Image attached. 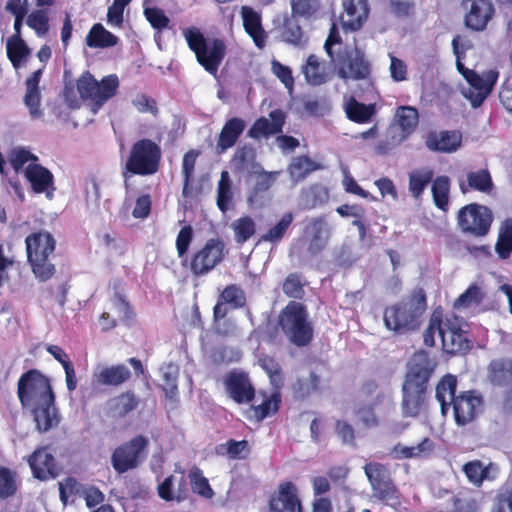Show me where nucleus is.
I'll return each instance as SVG.
<instances>
[{
	"label": "nucleus",
	"mask_w": 512,
	"mask_h": 512,
	"mask_svg": "<svg viewBox=\"0 0 512 512\" xmlns=\"http://www.w3.org/2000/svg\"><path fill=\"white\" fill-rule=\"evenodd\" d=\"M140 403L138 396L131 390L113 397L108 402V411L112 417L123 419L134 411Z\"/></svg>",
	"instance_id": "30"
},
{
	"label": "nucleus",
	"mask_w": 512,
	"mask_h": 512,
	"mask_svg": "<svg viewBox=\"0 0 512 512\" xmlns=\"http://www.w3.org/2000/svg\"><path fill=\"white\" fill-rule=\"evenodd\" d=\"M189 478L191 488L194 493H197L200 496L208 499L213 497L214 491L211 488L208 479L203 476V473L200 469L191 471Z\"/></svg>",
	"instance_id": "56"
},
{
	"label": "nucleus",
	"mask_w": 512,
	"mask_h": 512,
	"mask_svg": "<svg viewBox=\"0 0 512 512\" xmlns=\"http://www.w3.org/2000/svg\"><path fill=\"white\" fill-rule=\"evenodd\" d=\"M345 113L349 120L364 124L369 122L376 113L375 104H364L350 97L345 104Z\"/></svg>",
	"instance_id": "39"
},
{
	"label": "nucleus",
	"mask_w": 512,
	"mask_h": 512,
	"mask_svg": "<svg viewBox=\"0 0 512 512\" xmlns=\"http://www.w3.org/2000/svg\"><path fill=\"white\" fill-rule=\"evenodd\" d=\"M24 176L30 183L33 192L37 194L45 193L47 198H52L56 187L54 176L49 169L37 162L30 163L24 170Z\"/></svg>",
	"instance_id": "22"
},
{
	"label": "nucleus",
	"mask_w": 512,
	"mask_h": 512,
	"mask_svg": "<svg viewBox=\"0 0 512 512\" xmlns=\"http://www.w3.org/2000/svg\"><path fill=\"white\" fill-rule=\"evenodd\" d=\"M322 165L307 155L294 157L288 166V173L294 182L303 181L310 173L320 170Z\"/></svg>",
	"instance_id": "36"
},
{
	"label": "nucleus",
	"mask_w": 512,
	"mask_h": 512,
	"mask_svg": "<svg viewBox=\"0 0 512 512\" xmlns=\"http://www.w3.org/2000/svg\"><path fill=\"white\" fill-rule=\"evenodd\" d=\"M273 74L284 84V86L292 90L294 87V78L290 67L283 65L277 60L271 62Z\"/></svg>",
	"instance_id": "64"
},
{
	"label": "nucleus",
	"mask_w": 512,
	"mask_h": 512,
	"mask_svg": "<svg viewBox=\"0 0 512 512\" xmlns=\"http://www.w3.org/2000/svg\"><path fill=\"white\" fill-rule=\"evenodd\" d=\"M463 25L473 33L485 32L496 16L493 0H460Z\"/></svg>",
	"instance_id": "15"
},
{
	"label": "nucleus",
	"mask_w": 512,
	"mask_h": 512,
	"mask_svg": "<svg viewBox=\"0 0 512 512\" xmlns=\"http://www.w3.org/2000/svg\"><path fill=\"white\" fill-rule=\"evenodd\" d=\"M18 490L16 472L0 466V500H7L13 497Z\"/></svg>",
	"instance_id": "49"
},
{
	"label": "nucleus",
	"mask_w": 512,
	"mask_h": 512,
	"mask_svg": "<svg viewBox=\"0 0 512 512\" xmlns=\"http://www.w3.org/2000/svg\"><path fill=\"white\" fill-rule=\"evenodd\" d=\"M17 396L22 406L55 396L50 379L37 369L24 372L17 383Z\"/></svg>",
	"instance_id": "10"
},
{
	"label": "nucleus",
	"mask_w": 512,
	"mask_h": 512,
	"mask_svg": "<svg viewBox=\"0 0 512 512\" xmlns=\"http://www.w3.org/2000/svg\"><path fill=\"white\" fill-rule=\"evenodd\" d=\"M304 33L295 17L285 18L281 29V38L284 42L299 46L303 44Z\"/></svg>",
	"instance_id": "47"
},
{
	"label": "nucleus",
	"mask_w": 512,
	"mask_h": 512,
	"mask_svg": "<svg viewBox=\"0 0 512 512\" xmlns=\"http://www.w3.org/2000/svg\"><path fill=\"white\" fill-rule=\"evenodd\" d=\"M493 219L490 208L478 203L463 206L457 214L460 230L476 238L484 237L490 232Z\"/></svg>",
	"instance_id": "13"
},
{
	"label": "nucleus",
	"mask_w": 512,
	"mask_h": 512,
	"mask_svg": "<svg viewBox=\"0 0 512 512\" xmlns=\"http://www.w3.org/2000/svg\"><path fill=\"white\" fill-rule=\"evenodd\" d=\"M321 379L315 372H310L308 377H299L292 384V391L296 398L305 399L310 395L319 392Z\"/></svg>",
	"instance_id": "41"
},
{
	"label": "nucleus",
	"mask_w": 512,
	"mask_h": 512,
	"mask_svg": "<svg viewBox=\"0 0 512 512\" xmlns=\"http://www.w3.org/2000/svg\"><path fill=\"white\" fill-rule=\"evenodd\" d=\"M219 299L222 303L229 304L234 309L242 308L246 302L244 292L236 284L226 286Z\"/></svg>",
	"instance_id": "57"
},
{
	"label": "nucleus",
	"mask_w": 512,
	"mask_h": 512,
	"mask_svg": "<svg viewBox=\"0 0 512 512\" xmlns=\"http://www.w3.org/2000/svg\"><path fill=\"white\" fill-rule=\"evenodd\" d=\"M466 322L455 314L444 315L442 310L435 309L429 319L428 327L423 333V341L427 347L435 345V334L438 333L442 350L450 355L465 354L471 349L468 339Z\"/></svg>",
	"instance_id": "2"
},
{
	"label": "nucleus",
	"mask_w": 512,
	"mask_h": 512,
	"mask_svg": "<svg viewBox=\"0 0 512 512\" xmlns=\"http://www.w3.org/2000/svg\"><path fill=\"white\" fill-rule=\"evenodd\" d=\"M435 173L428 166L413 169L408 174V190L411 196L419 200L422 198L425 189L432 184Z\"/></svg>",
	"instance_id": "32"
},
{
	"label": "nucleus",
	"mask_w": 512,
	"mask_h": 512,
	"mask_svg": "<svg viewBox=\"0 0 512 512\" xmlns=\"http://www.w3.org/2000/svg\"><path fill=\"white\" fill-rule=\"evenodd\" d=\"M305 281L300 273H290L285 278L282 290L283 293L293 299H302L304 291Z\"/></svg>",
	"instance_id": "51"
},
{
	"label": "nucleus",
	"mask_w": 512,
	"mask_h": 512,
	"mask_svg": "<svg viewBox=\"0 0 512 512\" xmlns=\"http://www.w3.org/2000/svg\"><path fill=\"white\" fill-rule=\"evenodd\" d=\"M302 73L306 82L313 86L322 85L329 79L325 65L314 54L307 57L306 63L302 66Z\"/></svg>",
	"instance_id": "35"
},
{
	"label": "nucleus",
	"mask_w": 512,
	"mask_h": 512,
	"mask_svg": "<svg viewBox=\"0 0 512 512\" xmlns=\"http://www.w3.org/2000/svg\"><path fill=\"white\" fill-rule=\"evenodd\" d=\"M55 396L51 401L48 399L33 403V417L36 428L39 432H47L59 423L55 408Z\"/></svg>",
	"instance_id": "26"
},
{
	"label": "nucleus",
	"mask_w": 512,
	"mask_h": 512,
	"mask_svg": "<svg viewBox=\"0 0 512 512\" xmlns=\"http://www.w3.org/2000/svg\"><path fill=\"white\" fill-rule=\"evenodd\" d=\"M25 245L27 261L35 278L41 282L51 279L56 272L50 259L56 249L53 235L44 230L31 233L26 237Z\"/></svg>",
	"instance_id": "5"
},
{
	"label": "nucleus",
	"mask_w": 512,
	"mask_h": 512,
	"mask_svg": "<svg viewBox=\"0 0 512 512\" xmlns=\"http://www.w3.org/2000/svg\"><path fill=\"white\" fill-rule=\"evenodd\" d=\"M277 323L293 345L305 347L312 342L313 327L308 320V311L304 304L289 301L280 311Z\"/></svg>",
	"instance_id": "8"
},
{
	"label": "nucleus",
	"mask_w": 512,
	"mask_h": 512,
	"mask_svg": "<svg viewBox=\"0 0 512 512\" xmlns=\"http://www.w3.org/2000/svg\"><path fill=\"white\" fill-rule=\"evenodd\" d=\"M492 465V463H489L485 466L481 460L475 459L466 462L462 466V471L467 477L468 482L479 488L489 478V470Z\"/></svg>",
	"instance_id": "42"
},
{
	"label": "nucleus",
	"mask_w": 512,
	"mask_h": 512,
	"mask_svg": "<svg viewBox=\"0 0 512 512\" xmlns=\"http://www.w3.org/2000/svg\"><path fill=\"white\" fill-rule=\"evenodd\" d=\"M495 251L501 259H507L512 253V219H506L500 227Z\"/></svg>",
	"instance_id": "46"
},
{
	"label": "nucleus",
	"mask_w": 512,
	"mask_h": 512,
	"mask_svg": "<svg viewBox=\"0 0 512 512\" xmlns=\"http://www.w3.org/2000/svg\"><path fill=\"white\" fill-rule=\"evenodd\" d=\"M335 433L345 445L355 446L356 431L352 424L346 420H337L335 422Z\"/></svg>",
	"instance_id": "62"
},
{
	"label": "nucleus",
	"mask_w": 512,
	"mask_h": 512,
	"mask_svg": "<svg viewBox=\"0 0 512 512\" xmlns=\"http://www.w3.org/2000/svg\"><path fill=\"white\" fill-rule=\"evenodd\" d=\"M484 299V293L477 284H471L455 301V309H465L471 306H478Z\"/></svg>",
	"instance_id": "50"
},
{
	"label": "nucleus",
	"mask_w": 512,
	"mask_h": 512,
	"mask_svg": "<svg viewBox=\"0 0 512 512\" xmlns=\"http://www.w3.org/2000/svg\"><path fill=\"white\" fill-rule=\"evenodd\" d=\"M144 15L150 25L156 30L161 31L169 26L170 19L166 16L164 10L158 7L145 8Z\"/></svg>",
	"instance_id": "59"
},
{
	"label": "nucleus",
	"mask_w": 512,
	"mask_h": 512,
	"mask_svg": "<svg viewBox=\"0 0 512 512\" xmlns=\"http://www.w3.org/2000/svg\"><path fill=\"white\" fill-rule=\"evenodd\" d=\"M227 396L236 404H249L256 396V389L249 374L240 369H233L222 378Z\"/></svg>",
	"instance_id": "16"
},
{
	"label": "nucleus",
	"mask_w": 512,
	"mask_h": 512,
	"mask_svg": "<svg viewBox=\"0 0 512 512\" xmlns=\"http://www.w3.org/2000/svg\"><path fill=\"white\" fill-rule=\"evenodd\" d=\"M27 25L34 29L37 34H46L49 30V18L43 10L31 12L27 18Z\"/></svg>",
	"instance_id": "61"
},
{
	"label": "nucleus",
	"mask_w": 512,
	"mask_h": 512,
	"mask_svg": "<svg viewBox=\"0 0 512 512\" xmlns=\"http://www.w3.org/2000/svg\"><path fill=\"white\" fill-rule=\"evenodd\" d=\"M227 254L228 249L221 238H210L201 248L182 259V266L189 270L194 279H198L213 271L223 262Z\"/></svg>",
	"instance_id": "9"
},
{
	"label": "nucleus",
	"mask_w": 512,
	"mask_h": 512,
	"mask_svg": "<svg viewBox=\"0 0 512 512\" xmlns=\"http://www.w3.org/2000/svg\"><path fill=\"white\" fill-rule=\"evenodd\" d=\"M264 399L259 405H250L245 411L247 419L262 422L267 417L276 414L281 406L282 399L279 391H273L269 396L263 394Z\"/></svg>",
	"instance_id": "27"
},
{
	"label": "nucleus",
	"mask_w": 512,
	"mask_h": 512,
	"mask_svg": "<svg viewBox=\"0 0 512 512\" xmlns=\"http://www.w3.org/2000/svg\"><path fill=\"white\" fill-rule=\"evenodd\" d=\"M343 12L339 20L345 31L360 30L368 19L370 8L368 0H342Z\"/></svg>",
	"instance_id": "19"
},
{
	"label": "nucleus",
	"mask_w": 512,
	"mask_h": 512,
	"mask_svg": "<svg viewBox=\"0 0 512 512\" xmlns=\"http://www.w3.org/2000/svg\"><path fill=\"white\" fill-rule=\"evenodd\" d=\"M321 7L319 0H291L293 17L310 19L317 14Z\"/></svg>",
	"instance_id": "54"
},
{
	"label": "nucleus",
	"mask_w": 512,
	"mask_h": 512,
	"mask_svg": "<svg viewBox=\"0 0 512 512\" xmlns=\"http://www.w3.org/2000/svg\"><path fill=\"white\" fill-rule=\"evenodd\" d=\"M483 406V398L474 390L461 392L451 407L458 426H465L476 419Z\"/></svg>",
	"instance_id": "18"
},
{
	"label": "nucleus",
	"mask_w": 512,
	"mask_h": 512,
	"mask_svg": "<svg viewBox=\"0 0 512 512\" xmlns=\"http://www.w3.org/2000/svg\"><path fill=\"white\" fill-rule=\"evenodd\" d=\"M451 180L446 175L434 177L431 184V193L435 206L447 212L449 210Z\"/></svg>",
	"instance_id": "37"
},
{
	"label": "nucleus",
	"mask_w": 512,
	"mask_h": 512,
	"mask_svg": "<svg viewBox=\"0 0 512 512\" xmlns=\"http://www.w3.org/2000/svg\"><path fill=\"white\" fill-rule=\"evenodd\" d=\"M215 452L217 455L228 456L230 459H241L250 453V447L247 440L229 439L227 442L216 446Z\"/></svg>",
	"instance_id": "43"
},
{
	"label": "nucleus",
	"mask_w": 512,
	"mask_h": 512,
	"mask_svg": "<svg viewBox=\"0 0 512 512\" xmlns=\"http://www.w3.org/2000/svg\"><path fill=\"white\" fill-rule=\"evenodd\" d=\"M118 87L119 80L115 74L107 75L98 82L89 71H85L77 80L80 98L90 100L97 106H102L115 96Z\"/></svg>",
	"instance_id": "11"
},
{
	"label": "nucleus",
	"mask_w": 512,
	"mask_h": 512,
	"mask_svg": "<svg viewBox=\"0 0 512 512\" xmlns=\"http://www.w3.org/2000/svg\"><path fill=\"white\" fill-rule=\"evenodd\" d=\"M161 158V147L152 139L143 138L134 142L122 169L125 185L127 186V181L134 175L150 176L157 173Z\"/></svg>",
	"instance_id": "6"
},
{
	"label": "nucleus",
	"mask_w": 512,
	"mask_h": 512,
	"mask_svg": "<svg viewBox=\"0 0 512 512\" xmlns=\"http://www.w3.org/2000/svg\"><path fill=\"white\" fill-rule=\"evenodd\" d=\"M294 216L291 212L285 213L279 222L271 227L265 234H263L259 242H269L272 244L279 243L285 236L287 230L292 224Z\"/></svg>",
	"instance_id": "45"
},
{
	"label": "nucleus",
	"mask_w": 512,
	"mask_h": 512,
	"mask_svg": "<svg viewBox=\"0 0 512 512\" xmlns=\"http://www.w3.org/2000/svg\"><path fill=\"white\" fill-rule=\"evenodd\" d=\"M438 366L435 357L420 349L412 354L402 385V413L417 417L425 408L429 382Z\"/></svg>",
	"instance_id": "1"
},
{
	"label": "nucleus",
	"mask_w": 512,
	"mask_h": 512,
	"mask_svg": "<svg viewBox=\"0 0 512 512\" xmlns=\"http://www.w3.org/2000/svg\"><path fill=\"white\" fill-rule=\"evenodd\" d=\"M183 34L197 62L206 72L216 76L227 53L225 41L221 38L206 39L196 27L187 28Z\"/></svg>",
	"instance_id": "7"
},
{
	"label": "nucleus",
	"mask_w": 512,
	"mask_h": 512,
	"mask_svg": "<svg viewBox=\"0 0 512 512\" xmlns=\"http://www.w3.org/2000/svg\"><path fill=\"white\" fill-rule=\"evenodd\" d=\"M426 308L425 291L422 288L415 289L408 297L385 307L384 325L394 335H407L420 328Z\"/></svg>",
	"instance_id": "3"
},
{
	"label": "nucleus",
	"mask_w": 512,
	"mask_h": 512,
	"mask_svg": "<svg viewBox=\"0 0 512 512\" xmlns=\"http://www.w3.org/2000/svg\"><path fill=\"white\" fill-rule=\"evenodd\" d=\"M491 512H512V483H505L497 490Z\"/></svg>",
	"instance_id": "52"
},
{
	"label": "nucleus",
	"mask_w": 512,
	"mask_h": 512,
	"mask_svg": "<svg viewBox=\"0 0 512 512\" xmlns=\"http://www.w3.org/2000/svg\"><path fill=\"white\" fill-rule=\"evenodd\" d=\"M6 48L7 57L16 69L30 53L29 48L21 38L8 40Z\"/></svg>",
	"instance_id": "53"
},
{
	"label": "nucleus",
	"mask_w": 512,
	"mask_h": 512,
	"mask_svg": "<svg viewBox=\"0 0 512 512\" xmlns=\"http://www.w3.org/2000/svg\"><path fill=\"white\" fill-rule=\"evenodd\" d=\"M358 421L367 429L378 426L379 419L375 413V404H364L359 406L355 412Z\"/></svg>",
	"instance_id": "58"
},
{
	"label": "nucleus",
	"mask_w": 512,
	"mask_h": 512,
	"mask_svg": "<svg viewBox=\"0 0 512 512\" xmlns=\"http://www.w3.org/2000/svg\"><path fill=\"white\" fill-rule=\"evenodd\" d=\"M395 118L401 130V139H407L419 124L418 110L412 106H400Z\"/></svg>",
	"instance_id": "38"
},
{
	"label": "nucleus",
	"mask_w": 512,
	"mask_h": 512,
	"mask_svg": "<svg viewBox=\"0 0 512 512\" xmlns=\"http://www.w3.org/2000/svg\"><path fill=\"white\" fill-rule=\"evenodd\" d=\"M33 476L41 481L54 479L59 475L57 462L48 446L39 447L28 458Z\"/></svg>",
	"instance_id": "20"
},
{
	"label": "nucleus",
	"mask_w": 512,
	"mask_h": 512,
	"mask_svg": "<svg viewBox=\"0 0 512 512\" xmlns=\"http://www.w3.org/2000/svg\"><path fill=\"white\" fill-rule=\"evenodd\" d=\"M245 128L246 122L242 118L232 117L228 119L218 135L217 149L219 152H225L232 148L239 140Z\"/></svg>",
	"instance_id": "28"
},
{
	"label": "nucleus",
	"mask_w": 512,
	"mask_h": 512,
	"mask_svg": "<svg viewBox=\"0 0 512 512\" xmlns=\"http://www.w3.org/2000/svg\"><path fill=\"white\" fill-rule=\"evenodd\" d=\"M461 141V134L454 130H432L425 136V146L432 152H455L460 147Z\"/></svg>",
	"instance_id": "24"
},
{
	"label": "nucleus",
	"mask_w": 512,
	"mask_h": 512,
	"mask_svg": "<svg viewBox=\"0 0 512 512\" xmlns=\"http://www.w3.org/2000/svg\"><path fill=\"white\" fill-rule=\"evenodd\" d=\"M457 377L452 374L444 375L436 385V399L440 403L443 415L450 409L454 399L457 398Z\"/></svg>",
	"instance_id": "33"
},
{
	"label": "nucleus",
	"mask_w": 512,
	"mask_h": 512,
	"mask_svg": "<svg viewBox=\"0 0 512 512\" xmlns=\"http://www.w3.org/2000/svg\"><path fill=\"white\" fill-rule=\"evenodd\" d=\"M243 26L246 33L253 39L255 45L262 49L266 45L267 35L262 27L261 17L252 8L243 7Z\"/></svg>",
	"instance_id": "31"
},
{
	"label": "nucleus",
	"mask_w": 512,
	"mask_h": 512,
	"mask_svg": "<svg viewBox=\"0 0 512 512\" xmlns=\"http://www.w3.org/2000/svg\"><path fill=\"white\" fill-rule=\"evenodd\" d=\"M237 244H244L256 233V223L252 217L245 215L236 219L231 225Z\"/></svg>",
	"instance_id": "44"
},
{
	"label": "nucleus",
	"mask_w": 512,
	"mask_h": 512,
	"mask_svg": "<svg viewBox=\"0 0 512 512\" xmlns=\"http://www.w3.org/2000/svg\"><path fill=\"white\" fill-rule=\"evenodd\" d=\"M194 232L191 225H185L180 229L176 238V250L179 258L187 256L189 247L193 241Z\"/></svg>",
	"instance_id": "60"
},
{
	"label": "nucleus",
	"mask_w": 512,
	"mask_h": 512,
	"mask_svg": "<svg viewBox=\"0 0 512 512\" xmlns=\"http://www.w3.org/2000/svg\"><path fill=\"white\" fill-rule=\"evenodd\" d=\"M255 158V151L251 146L244 145L239 147L233 156V163L238 170L246 169L250 162Z\"/></svg>",
	"instance_id": "63"
},
{
	"label": "nucleus",
	"mask_w": 512,
	"mask_h": 512,
	"mask_svg": "<svg viewBox=\"0 0 512 512\" xmlns=\"http://www.w3.org/2000/svg\"><path fill=\"white\" fill-rule=\"evenodd\" d=\"M8 160L11 167L16 173H18L23 169L26 163H36L38 161V157L29 150L23 147H18L10 151Z\"/></svg>",
	"instance_id": "55"
},
{
	"label": "nucleus",
	"mask_w": 512,
	"mask_h": 512,
	"mask_svg": "<svg viewBox=\"0 0 512 512\" xmlns=\"http://www.w3.org/2000/svg\"><path fill=\"white\" fill-rule=\"evenodd\" d=\"M269 118L270 120L262 116L256 119L248 130V136L260 139L281 133L286 120L285 113L281 109H275L269 113Z\"/></svg>",
	"instance_id": "23"
},
{
	"label": "nucleus",
	"mask_w": 512,
	"mask_h": 512,
	"mask_svg": "<svg viewBox=\"0 0 512 512\" xmlns=\"http://www.w3.org/2000/svg\"><path fill=\"white\" fill-rule=\"evenodd\" d=\"M269 510L271 512H301V501L292 482L286 481L279 484L277 492L270 497Z\"/></svg>",
	"instance_id": "21"
},
{
	"label": "nucleus",
	"mask_w": 512,
	"mask_h": 512,
	"mask_svg": "<svg viewBox=\"0 0 512 512\" xmlns=\"http://www.w3.org/2000/svg\"><path fill=\"white\" fill-rule=\"evenodd\" d=\"M451 44L456 57L457 70L470 86L464 92V96L470 101L472 107L478 108L492 92L499 73L496 70H488L480 75L476 71L465 67L463 60L466 57V52L473 48L470 40L461 42V36L456 35L453 37Z\"/></svg>",
	"instance_id": "4"
},
{
	"label": "nucleus",
	"mask_w": 512,
	"mask_h": 512,
	"mask_svg": "<svg viewBox=\"0 0 512 512\" xmlns=\"http://www.w3.org/2000/svg\"><path fill=\"white\" fill-rule=\"evenodd\" d=\"M460 191L465 194L468 191H478L484 194H490L495 186L492 176L488 169H479L470 171L466 174V182L459 183Z\"/></svg>",
	"instance_id": "29"
},
{
	"label": "nucleus",
	"mask_w": 512,
	"mask_h": 512,
	"mask_svg": "<svg viewBox=\"0 0 512 512\" xmlns=\"http://www.w3.org/2000/svg\"><path fill=\"white\" fill-rule=\"evenodd\" d=\"M341 79L364 80L371 72L370 63L358 47H340L334 59Z\"/></svg>",
	"instance_id": "14"
},
{
	"label": "nucleus",
	"mask_w": 512,
	"mask_h": 512,
	"mask_svg": "<svg viewBox=\"0 0 512 512\" xmlns=\"http://www.w3.org/2000/svg\"><path fill=\"white\" fill-rule=\"evenodd\" d=\"M149 441L143 435H137L119 445L112 453L111 464L118 474L136 469L146 458Z\"/></svg>",
	"instance_id": "12"
},
{
	"label": "nucleus",
	"mask_w": 512,
	"mask_h": 512,
	"mask_svg": "<svg viewBox=\"0 0 512 512\" xmlns=\"http://www.w3.org/2000/svg\"><path fill=\"white\" fill-rule=\"evenodd\" d=\"M119 39L102 24L96 23L92 26L86 36V44L90 48H108L117 45Z\"/></svg>",
	"instance_id": "40"
},
{
	"label": "nucleus",
	"mask_w": 512,
	"mask_h": 512,
	"mask_svg": "<svg viewBox=\"0 0 512 512\" xmlns=\"http://www.w3.org/2000/svg\"><path fill=\"white\" fill-rule=\"evenodd\" d=\"M364 472L377 499L387 501L397 497V487L386 465L369 462L364 466Z\"/></svg>",
	"instance_id": "17"
},
{
	"label": "nucleus",
	"mask_w": 512,
	"mask_h": 512,
	"mask_svg": "<svg viewBox=\"0 0 512 512\" xmlns=\"http://www.w3.org/2000/svg\"><path fill=\"white\" fill-rule=\"evenodd\" d=\"M132 377L131 371L124 364H116L103 367L95 372L93 381L98 386L119 387L128 382Z\"/></svg>",
	"instance_id": "25"
},
{
	"label": "nucleus",
	"mask_w": 512,
	"mask_h": 512,
	"mask_svg": "<svg viewBox=\"0 0 512 512\" xmlns=\"http://www.w3.org/2000/svg\"><path fill=\"white\" fill-rule=\"evenodd\" d=\"M233 199V192L231 188V180L228 171L221 172L220 180L217 187V207L225 213Z\"/></svg>",
	"instance_id": "48"
},
{
	"label": "nucleus",
	"mask_w": 512,
	"mask_h": 512,
	"mask_svg": "<svg viewBox=\"0 0 512 512\" xmlns=\"http://www.w3.org/2000/svg\"><path fill=\"white\" fill-rule=\"evenodd\" d=\"M488 378L493 385L512 384V358L503 357L492 360L488 367Z\"/></svg>",
	"instance_id": "34"
}]
</instances>
